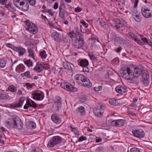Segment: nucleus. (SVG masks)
Here are the masks:
<instances>
[{
    "label": "nucleus",
    "instance_id": "obj_1",
    "mask_svg": "<svg viewBox=\"0 0 152 152\" xmlns=\"http://www.w3.org/2000/svg\"><path fill=\"white\" fill-rule=\"evenodd\" d=\"M4 125L7 128L9 129H21L23 127V124L21 120L17 116L5 121L4 122Z\"/></svg>",
    "mask_w": 152,
    "mask_h": 152
},
{
    "label": "nucleus",
    "instance_id": "obj_2",
    "mask_svg": "<svg viewBox=\"0 0 152 152\" xmlns=\"http://www.w3.org/2000/svg\"><path fill=\"white\" fill-rule=\"evenodd\" d=\"M122 76L127 80L133 79V70L128 67H126L122 69L121 73Z\"/></svg>",
    "mask_w": 152,
    "mask_h": 152
},
{
    "label": "nucleus",
    "instance_id": "obj_3",
    "mask_svg": "<svg viewBox=\"0 0 152 152\" xmlns=\"http://www.w3.org/2000/svg\"><path fill=\"white\" fill-rule=\"evenodd\" d=\"M25 27L27 30L33 34H35L38 31L37 26L34 23H31L28 20L24 22Z\"/></svg>",
    "mask_w": 152,
    "mask_h": 152
},
{
    "label": "nucleus",
    "instance_id": "obj_4",
    "mask_svg": "<svg viewBox=\"0 0 152 152\" xmlns=\"http://www.w3.org/2000/svg\"><path fill=\"white\" fill-rule=\"evenodd\" d=\"M74 42L73 43V47L77 49H80L84 44V40L83 35L75 37Z\"/></svg>",
    "mask_w": 152,
    "mask_h": 152
},
{
    "label": "nucleus",
    "instance_id": "obj_5",
    "mask_svg": "<svg viewBox=\"0 0 152 152\" xmlns=\"http://www.w3.org/2000/svg\"><path fill=\"white\" fill-rule=\"evenodd\" d=\"M105 107L104 106L99 104L97 105L94 110V113L95 115L98 117H102L103 116Z\"/></svg>",
    "mask_w": 152,
    "mask_h": 152
},
{
    "label": "nucleus",
    "instance_id": "obj_6",
    "mask_svg": "<svg viewBox=\"0 0 152 152\" xmlns=\"http://www.w3.org/2000/svg\"><path fill=\"white\" fill-rule=\"evenodd\" d=\"M62 138L59 136H55L50 139L48 143V146L52 148L56 145L60 143L61 141Z\"/></svg>",
    "mask_w": 152,
    "mask_h": 152
},
{
    "label": "nucleus",
    "instance_id": "obj_7",
    "mask_svg": "<svg viewBox=\"0 0 152 152\" xmlns=\"http://www.w3.org/2000/svg\"><path fill=\"white\" fill-rule=\"evenodd\" d=\"M61 86L63 88L69 91L75 92L77 90V88L73 87L71 84L64 81L61 83Z\"/></svg>",
    "mask_w": 152,
    "mask_h": 152
},
{
    "label": "nucleus",
    "instance_id": "obj_8",
    "mask_svg": "<svg viewBox=\"0 0 152 152\" xmlns=\"http://www.w3.org/2000/svg\"><path fill=\"white\" fill-rule=\"evenodd\" d=\"M115 27L117 29L120 27H124L127 26L126 22L122 19H117Z\"/></svg>",
    "mask_w": 152,
    "mask_h": 152
},
{
    "label": "nucleus",
    "instance_id": "obj_9",
    "mask_svg": "<svg viewBox=\"0 0 152 152\" xmlns=\"http://www.w3.org/2000/svg\"><path fill=\"white\" fill-rule=\"evenodd\" d=\"M59 16L61 18H64L65 15V6L63 1H61L59 7Z\"/></svg>",
    "mask_w": 152,
    "mask_h": 152
},
{
    "label": "nucleus",
    "instance_id": "obj_10",
    "mask_svg": "<svg viewBox=\"0 0 152 152\" xmlns=\"http://www.w3.org/2000/svg\"><path fill=\"white\" fill-rule=\"evenodd\" d=\"M125 121L123 119H118L113 120L111 121L110 124L113 126L121 127L125 124Z\"/></svg>",
    "mask_w": 152,
    "mask_h": 152
},
{
    "label": "nucleus",
    "instance_id": "obj_11",
    "mask_svg": "<svg viewBox=\"0 0 152 152\" xmlns=\"http://www.w3.org/2000/svg\"><path fill=\"white\" fill-rule=\"evenodd\" d=\"M141 13L144 17L147 18H149L152 16V11L148 8H142Z\"/></svg>",
    "mask_w": 152,
    "mask_h": 152
},
{
    "label": "nucleus",
    "instance_id": "obj_12",
    "mask_svg": "<svg viewBox=\"0 0 152 152\" xmlns=\"http://www.w3.org/2000/svg\"><path fill=\"white\" fill-rule=\"evenodd\" d=\"M86 77L82 74H77L75 75V79L76 82L80 85L85 80Z\"/></svg>",
    "mask_w": 152,
    "mask_h": 152
},
{
    "label": "nucleus",
    "instance_id": "obj_13",
    "mask_svg": "<svg viewBox=\"0 0 152 152\" xmlns=\"http://www.w3.org/2000/svg\"><path fill=\"white\" fill-rule=\"evenodd\" d=\"M32 98L34 99L37 100H42L44 98V95L43 92H41L39 93L34 92L33 93Z\"/></svg>",
    "mask_w": 152,
    "mask_h": 152
},
{
    "label": "nucleus",
    "instance_id": "obj_14",
    "mask_svg": "<svg viewBox=\"0 0 152 152\" xmlns=\"http://www.w3.org/2000/svg\"><path fill=\"white\" fill-rule=\"evenodd\" d=\"M18 53L19 56H22L26 53L25 48L20 46L16 47L15 51Z\"/></svg>",
    "mask_w": 152,
    "mask_h": 152
},
{
    "label": "nucleus",
    "instance_id": "obj_15",
    "mask_svg": "<svg viewBox=\"0 0 152 152\" xmlns=\"http://www.w3.org/2000/svg\"><path fill=\"white\" fill-rule=\"evenodd\" d=\"M63 64L64 69H66L69 75L73 74V70L70 64L67 61L64 62Z\"/></svg>",
    "mask_w": 152,
    "mask_h": 152
},
{
    "label": "nucleus",
    "instance_id": "obj_16",
    "mask_svg": "<svg viewBox=\"0 0 152 152\" xmlns=\"http://www.w3.org/2000/svg\"><path fill=\"white\" fill-rule=\"evenodd\" d=\"M141 69L139 68V67L137 66L134 68V70H133V76L134 78H138L141 74L142 72Z\"/></svg>",
    "mask_w": 152,
    "mask_h": 152
},
{
    "label": "nucleus",
    "instance_id": "obj_17",
    "mask_svg": "<svg viewBox=\"0 0 152 152\" xmlns=\"http://www.w3.org/2000/svg\"><path fill=\"white\" fill-rule=\"evenodd\" d=\"M132 132L134 136L139 138H143L145 135V133L144 132L138 130H133Z\"/></svg>",
    "mask_w": 152,
    "mask_h": 152
},
{
    "label": "nucleus",
    "instance_id": "obj_18",
    "mask_svg": "<svg viewBox=\"0 0 152 152\" xmlns=\"http://www.w3.org/2000/svg\"><path fill=\"white\" fill-rule=\"evenodd\" d=\"M61 97H58L56 98V100L54 105L55 110L58 111L61 108Z\"/></svg>",
    "mask_w": 152,
    "mask_h": 152
},
{
    "label": "nucleus",
    "instance_id": "obj_19",
    "mask_svg": "<svg viewBox=\"0 0 152 152\" xmlns=\"http://www.w3.org/2000/svg\"><path fill=\"white\" fill-rule=\"evenodd\" d=\"M115 90L118 93L123 94L127 92V90L124 86L118 85L115 88Z\"/></svg>",
    "mask_w": 152,
    "mask_h": 152
},
{
    "label": "nucleus",
    "instance_id": "obj_20",
    "mask_svg": "<svg viewBox=\"0 0 152 152\" xmlns=\"http://www.w3.org/2000/svg\"><path fill=\"white\" fill-rule=\"evenodd\" d=\"M51 118L53 121L57 124L61 122V119L56 114H53L52 115Z\"/></svg>",
    "mask_w": 152,
    "mask_h": 152
},
{
    "label": "nucleus",
    "instance_id": "obj_21",
    "mask_svg": "<svg viewBox=\"0 0 152 152\" xmlns=\"http://www.w3.org/2000/svg\"><path fill=\"white\" fill-rule=\"evenodd\" d=\"M129 34L132 39L138 44L140 45H142L143 44L141 42L139 39L138 37L136 35L131 32H129Z\"/></svg>",
    "mask_w": 152,
    "mask_h": 152
},
{
    "label": "nucleus",
    "instance_id": "obj_22",
    "mask_svg": "<svg viewBox=\"0 0 152 152\" xmlns=\"http://www.w3.org/2000/svg\"><path fill=\"white\" fill-rule=\"evenodd\" d=\"M25 100V97H21L19 101V102L18 103L12 104L11 105L12 107L15 108L20 107L22 105L23 102Z\"/></svg>",
    "mask_w": 152,
    "mask_h": 152
},
{
    "label": "nucleus",
    "instance_id": "obj_23",
    "mask_svg": "<svg viewBox=\"0 0 152 152\" xmlns=\"http://www.w3.org/2000/svg\"><path fill=\"white\" fill-rule=\"evenodd\" d=\"M85 80L80 85L88 88H90L92 86L91 83L90 82L89 79L86 77Z\"/></svg>",
    "mask_w": 152,
    "mask_h": 152
},
{
    "label": "nucleus",
    "instance_id": "obj_24",
    "mask_svg": "<svg viewBox=\"0 0 152 152\" xmlns=\"http://www.w3.org/2000/svg\"><path fill=\"white\" fill-rule=\"evenodd\" d=\"M79 64L81 66H88L89 63L88 61L86 59H81L78 61Z\"/></svg>",
    "mask_w": 152,
    "mask_h": 152
},
{
    "label": "nucleus",
    "instance_id": "obj_25",
    "mask_svg": "<svg viewBox=\"0 0 152 152\" xmlns=\"http://www.w3.org/2000/svg\"><path fill=\"white\" fill-rule=\"evenodd\" d=\"M18 8L23 11H26L28 9L29 5L27 3H25V1H24L23 4L20 5Z\"/></svg>",
    "mask_w": 152,
    "mask_h": 152
},
{
    "label": "nucleus",
    "instance_id": "obj_26",
    "mask_svg": "<svg viewBox=\"0 0 152 152\" xmlns=\"http://www.w3.org/2000/svg\"><path fill=\"white\" fill-rule=\"evenodd\" d=\"M51 37L55 41L59 40L61 37V35L57 31L53 32L51 34Z\"/></svg>",
    "mask_w": 152,
    "mask_h": 152
},
{
    "label": "nucleus",
    "instance_id": "obj_27",
    "mask_svg": "<svg viewBox=\"0 0 152 152\" xmlns=\"http://www.w3.org/2000/svg\"><path fill=\"white\" fill-rule=\"evenodd\" d=\"M44 64L43 63H41L39 64H37L36 67L34 68V69L40 72L43 70L44 68Z\"/></svg>",
    "mask_w": 152,
    "mask_h": 152
},
{
    "label": "nucleus",
    "instance_id": "obj_28",
    "mask_svg": "<svg viewBox=\"0 0 152 152\" xmlns=\"http://www.w3.org/2000/svg\"><path fill=\"white\" fill-rule=\"evenodd\" d=\"M10 94L9 93L7 94H5L4 93L0 92V99H10L11 97L9 95Z\"/></svg>",
    "mask_w": 152,
    "mask_h": 152
},
{
    "label": "nucleus",
    "instance_id": "obj_29",
    "mask_svg": "<svg viewBox=\"0 0 152 152\" xmlns=\"http://www.w3.org/2000/svg\"><path fill=\"white\" fill-rule=\"evenodd\" d=\"M141 75L143 79H149V73L146 70H142Z\"/></svg>",
    "mask_w": 152,
    "mask_h": 152
},
{
    "label": "nucleus",
    "instance_id": "obj_30",
    "mask_svg": "<svg viewBox=\"0 0 152 152\" xmlns=\"http://www.w3.org/2000/svg\"><path fill=\"white\" fill-rule=\"evenodd\" d=\"M13 1L15 5L18 8L20 5L23 4L24 1H26L25 0H13Z\"/></svg>",
    "mask_w": 152,
    "mask_h": 152
},
{
    "label": "nucleus",
    "instance_id": "obj_31",
    "mask_svg": "<svg viewBox=\"0 0 152 152\" xmlns=\"http://www.w3.org/2000/svg\"><path fill=\"white\" fill-rule=\"evenodd\" d=\"M7 62V60L6 58L0 59V67L2 68H4L6 66Z\"/></svg>",
    "mask_w": 152,
    "mask_h": 152
},
{
    "label": "nucleus",
    "instance_id": "obj_32",
    "mask_svg": "<svg viewBox=\"0 0 152 152\" xmlns=\"http://www.w3.org/2000/svg\"><path fill=\"white\" fill-rule=\"evenodd\" d=\"M74 32V34L75 35V37H77V36H79L83 35L81 33V31L79 30L78 28L77 27H75L74 31H73Z\"/></svg>",
    "mask_w": 152,
    "mask_h": 152
},
{
    "label": "nucleus",
    "instance_id": "obj_33",
    "mask_svg": "<svg viewBox=\"0 0 152 152\" xmlns=\"http://www.w3.org/2000/svg\"><path fill=\"white\" fill-rule=\"evenodd\" d=\"M143 86L145 87L146 88H148L150 86L149 79H144V80L143 81Z\"/></svg>",
    "mask_w": 152,
    "mask_h": 152
},
{
    "label": "nucleus",
    "instance_id": "obj_34",
    "mask_svg": "<svg viewBox=\"0 0 152 152\" xmlns=\"http://www.w3.org/2000/svg\"><path fill=\"white\" fill-rule=\"evenodd\" d=\"M24 65L22 64H20L19 65L16 67V70L19 71V72H23L25 69Z\"/></svg>",
    "mask_w": 152,
    "mask_h": 152
},
{
    "label": "nucleus",
    "instance_id": "obj_35",
    "mask_svg": "<svg viewBox=\"0 0 152 152\" xmlns=\"http://www.w3.org/2000/svg\"><path fill=\"white\" fill-rule=\"evenodd\" d=\"M28 52L29 54V56L34 59V54L35 52L32 49L29 48L28 49Z\"/></svg>",
    "mask_w": 152,
    "mask_h": 152
},
{
    "label": "nucleus",
    "instance_id": "obj_36",
    "mask_svg": "<svg viewBox=\"0 0 152 152\" xmlns=\"http://www.w3.org/2000/svg\"><path fill=\"white\" fill-rule=\"evenodd\" d=\"M109 103L111 105H117L118 104L117 100L114 98L110 99Z\"/></svg>",
    "mask_w": 152,
    "mask_h": 152
},
{
    "label": "nucleus",
    "instance_id": "obj_37",
    "mask_svg": "<svg viewBox=\"0 0 152 152\" xmlns=\"http://www.w3.org/2000/svg\"><path fill=\"white\" fill-rule=\"evenodd\" d=\"M28 124V126L30 129H34L36 127V124L33 121H29Z\"/></svg>",
    "mask_w": 152,
    "mask_h": 152
},
{
    "label": "nucleus",
    "instance_id": "obj_38",
    "mask_svg": "<svg viewBox=\"0 0 152 152\" xmlns=\"http://www.w3.org/2000/svg\"><path fill=\"white\" fill-rule=\"evenodd\" d=\"M26 101V103L28 104V105H29V106L32 107L34 108H36V107H37V105L33 101L31 100V101L32 103V104H31L30 101L28 100L27 101Z\"/></svg>",
    "mask_w": 152,
    "mask_h": 152
},
{
    "label": "nucleus",
    "instance_id": "obj_39",
    "mask_svg": "<svg viewBox=\"0 0 152 152\" xmlns=\"http://www.w3.org/2000/svg\"><path fill=\"white\" fill-rule=\"evenodd\" d=\"M9 91L15 92L17 91V88L14 86L12 85L10 86L8 88Z\"/></svg>",
    "mask_w": 152,
    "mask_h": 152
},
{
    "label": "nucleus",
    "instance_id": "obj_40",
    "mask_svg": "<svg viewBox=\"0 0 152 152\" xmlns=\"http://www.w3.org/2000/svg\"><path fill=\"white\" fill-rule=\"evenodd\" d=\"M24 63L27 65L28 67L32 66L33 65V63L30 59L25 61Z\"/></svg>",
    "mask_w": 152,
    "mask_h": 152
},
{
    "label": "nucleus",
    "instance_id": "obj_41",
    "mask_svg": "<svg viewBox=\"0 0 152 152\" xmlns=\"http://www.w3.org/2000/svg\"><path fill=\"white\" fill-rule=\"evenodd\" d=\"M40 56L42 58H45L47 56V54L46 53L45 51V50H43L40 52Z\"/></svg>",
    "mask_w": 152,
    "mask_h": 152
},
{
    "label": "nucleus",
    "instance_id": "obj_42",
    "mask_svg": "<svg viewBox=\"0 0 152 152\" xmlns=\"http://www.w3.org/2000/svg\"><path fill=\"white\" fill-rule=\"evenodd\" d=\"M78 111L82 115H84L85 114V111L84 108L83 107H80L79 108Z\"/></svg>",
    "mask_w": 152,
    "mask_h": 152
},
{
    "label": "nucleus",
    "instance_id": "obj_43",
    "mask_svg": "<svg viewBox=\"0 0 152 152\" xmlns=\"http://www.w3.org/2000/svg\"><path fill=\"white\" fill-rule=\"evenodd\" d=\"M21 75L22 77L24 76L28 78L31 77V76L30 75V72L28 71H26L24 73L21 74Z\"/></svg>",
    "mask_w": 152,
    "mask_h": 152
},
{
    "label": "nucleus",
    "instance_id": "obj_44",
    "mask_svg": "<svg viewBox=\"0 0 152 152\" xmlns=\"http://www.w3.org/2000/svg\"><path fill=\"white\" fill-rule=\"evenodd\" d=\"M133 17L134 20L137 22H140L141 21V19L138 15H134Z\"/></svg>",
    "mask_w": 152,
    "mask_h": 152
},
{
    "label": "nucleus",
    "instance_id": "obj_45",
    "mask_svg": "<svg viewBox=\"0 0 152 152\" xmlns=\"http://www.w3.org/2000/svg\"><path fill=\"white\" fill-rule=\"evenodd\" d=\"M132 80L133 83L135 85H137L139 83V80L137 78H134Z\"/></svg>",
    "mask_w": 152,
    "mask_h": 152
},
{
    "label": "nucleus",
    "instance_id": "obj_46",
    "mask_svg": "<svg viewBox=\"0 0 152 152\" xmlns=\"http://www.w3.org/2000/svg\"><path fill=\"white\" fill-rule=\"evenodd\" d=\"M88 56L91 60L94 61L96 59V57L94 55L90 53L88 54Z\"/></svg>",
    "mask_w": 152,
    "mask_h": 152
},
{
    "label": "nucleus",
    "instance_id": "obj_47",
    "mask_svg": "<svg viewBox=\"0 0 152 152\" xmlns=\"http://www.w3.org/2000/svg\"><path fill=\"white\" fill-rule=\"evenodd\" d=\"M86 98L84 96H81L79 98V101L82 103L85 102L86 101Z\"/></svg>",
    "mask_w": 152,
    "mask_h": 152
},
{
    "label": "nucleus",
    "instance_id": "obj_48",
    "mask_svg": "<svg viewBox=\"0 0 152 152\" xmlns=\"http://www.w3.org/2000/svg\"><path fill=\"white\" fill-rule=\"evenodd\" d=\"M80 23L85 28H87L88 26V24L86 23L85 21L82 20L80 21Z\"/></svg>",
    "mask_w": 152,
    "mask_h": 152
},
{
    "label": "nucleus",
    "instance_id": "obj_49",
    "mask_svg": "<svg viewBox=\"0 0 152 152\" xmlns=\"http://www.w3.org/2000/svg\"><path fill=\"white\" fill-rule=\"evenodd\" d=\"M7 46L9 48H11L14 51H15V49L16 47H15L14 45H13L12 44H11L7 43Z\"/></svg>",
    "mask_w": 152,
    "mask_h": 152
},
{
    "label": "nucleus",
    "instance_id": "obj_50",
    "mask_svg": "<svg viewBox=\"0 0 152 152\" xmlns=\"http://www.w3.org/2000/svg\"><path fill=\"white\" fill-rule=\"evenodd\" d=\"M28 1L29 4L31 5H34L36 3L35 0H26Z\"/></svg>",
    "mask_w": 152,
    "mask_h": 152
},
{
    "label": "nucleus",
    "instance_id": "obj_51",
    "mask_svg": "<svg viewBox=\"0 0 152 152\" xmlns=\"http://www.w3.org/2000/svg\"><path fill=\"white\" fill-rule=\"evenodd\" d=\"M130 152H140L139 149L137 148H133L130 150Z\"/></svg>",
    "mask_w": 152,
    "mask_h": 152
},
{
    "label": "nucleus",
    "instance_id": "obj_52",
    "mask_svg": "<svg viewBox=\"0 0 152 152\" xmlns=\"http://www.w3.org/2000/svg\"><path fill=\"white\" fill-rule=\"evenodd\" d=\"M102 86H97L94 88V90L97 91H99L102 90Z\"/></svg>",
    "mask_w": 152,
    "mask_h": 152
},
{
    "label": "nucleus",
    "instance_id": "obj_53",
    "mask_svg": "<svg viewBox=\"0 0 152 152\" xmlns=\"http://www.w3.org/2000/svg\"><path fill=\"white\" fill-rule=\"evenodd\" d=\"M83 72H88L89 71L88 68L87 66H83Z\"/></svg>",
    "mask_w": 152,
    "mask_h": 152
},
{
    "label": "nucleus",
    "instance_id": "obj_54",
    "mask_svg": "<svg viewBox=\"0 0 152 152\" xmlns=\"http://www.w3.org/2000/svg\"><path fill=\"white\" fill-rule=\"evenodd\" d=\"M86 140V137L83 136H81L79 139V141H83V140Z\"/></svg>",
    "mask_w": 152,
    "mask_h": 152
},
{
    "label": "nucleus",
    "instance_id": "obj_55",
    "mask_svg": "<svg viewBox=\"0 0 152 152\" xmlns=\"http://www.w3.org/2000/svg\"><path fill=\"white\" fill-rule=\"evenodd\" d=\"M67 34L71 38H72L74 36H75V35L74 34V32L73 31H72V32H69Z\"/></svg>",
    "mask_w": 152,
    "mask_h": 152
},
{
    "label": "nucleus",
    "instance_id": "obj_56",
    "mask_svg": "<svg viewBox=\"0 0 152 152\" xmlns=\"http://www.w3.org/2000/svg\"><path fill=\"white\" fill-rule=\"evenodd\" d=\"M102 27L104 28L105 29L108 30V29H110L109 26L106 23L105 24H104V25Z\"/></svg>",
    "mask_w": 152,
    "mask_h": 152
},
{
    "label": "nucleus",
    "instance_id": "obj_57",
    "mask_svg": "<svg viewBox=\"0 0 152 152\" xmlns=\"http://www.w3.org/2000/svg\"><path fill=\"white\" fill-rule=\"evenodd\" d=\"M81 11V9L79 7H77L75 9V11L76 12H78Z\"/></svg>",
    "mask_w": 152,
    "mask_h": 152
},
{
    "label": "nucleus",
    "instance_id": "obj_58",
    "mask_svg": "<svg viewBox=\"0 0 152 152\" xmlns=\"http://www.w3.org/2000/svg\"><path fill=\"white\" fill-rule=\"evenodd\" d=\"M110 71H108L107 72L108 77H109L110 79H111L112 80H114L113 79V78L112 77L113 76L112 75H111L110 73Z\"/></svg>",
    "mask_w": 152,
    "mask_h": 152
},
{
    "label": "nucleus",
    "instance_id": "obj_59",
    "mask_svg": "<svg viewBox=\"0 0 152 152\" xmlns=\"http://www.w3.org/2000/svg\"><path fill=\"white\" fill-rule=\"evenodd\" d=\"M141 39L144 43H147L148 42V40L145 37H141Z\"/></svg>",
    "mask_w": 152,
    "mask_h": 152
},
{
    "label": "nucleus",
    "instance_id": "obj_60",
    "mask_svg": "<svg viewBox=\"0 0 152 152\" xmlns=\"http://www.w3.org/2000/svg\"><path fill=\"white\" fill-rule=\"evenodd\" d=\"M11 4L12 3H11L9 2L7 5H5V7L8 9H10L11 7Z\"/></svg>",
    "mask_w": 152,
    "mask_h": 152
},
{
    "label": "nucleus",
    "instance_id": "obj_61",
    "mask_svg": "<svg viewBox=\"0 0 152 152\" xmlns=\"http://www.w3.org/2000/svg\"><path fill=\"white\" fill-rule=\"evenodd\" d=\"M139 2V0H135L134 1V7L136 8L137 5L138 3Z\"/></svg>",
    "mask_w": 152,
    "mask_h": 152
},
{
    "label": "nucleus",
    "instance_id": "obj_62",
    "mask_svg": "<svg viewBox=\"0 0 152 152\" xmlns=\"http://www.w3.org/2000/svg\"><path fill=\"white\" fill-rule=\"evenodd\" d=\"M47 12L51 16H53L54 15L53 13L52 12V10L51 9L48 10Z\"/></svg>",
    "mask_w": 152,
    "mask_h": 152
},
{
    "label": "nucleus",
    "instance_id": "obj_63",
    "mask_svg": "<svg viewBox=\"0 0 152 152\" xmlns=\"http://www.w3.org/2000/svg\"><path fill=\"white\" fill-rule=\"evenodd\" d=\"M102 140V139L101 138H99L96 137L95 139V142H101Z\"/></svg>",
    "mask_w": 152,
    "mask_h": 152
},
{
    "label": "nucleus",
    "instance_id": "obj_64",
    "mask_svg": "<svg viewBox=\"0 0 152 152\" xmlns=\"http://www.w3.org/2000/svg\"><path fill=\"white\" fill-rule=\"evenodd\" d=\"M35 151L36 152H42V149L41 148H36L35 149Z\"/></svg>",
    "mask_w": 152,
    "mask_h": 152
}]
</instances>
